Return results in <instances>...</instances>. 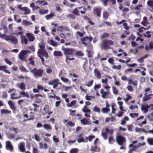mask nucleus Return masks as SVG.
<instances>
[{
    "label": "nucleus",
    "mask_w": 153,
    "mask_h": 153,
    "mask_svg": "<svg viewBox=\"0 0 153 153\" xmlns=\"http://www.w3.org/2000/svg\"><path fill=\"white\" fill-rule=\"evenodd\" d=\"M64 54L65 57V62L68 63L69 60H73L75 58L71 57L74 56L75 49L73 48H64L62 49Z\"/></svg>",
    "instance_id": "obj_1"
},
{
    "label": "nucleus",
    "mask_w": 153,
    "mask_h": 153,
    "mask_svg": "<svg viewBox=\"0 0 153 153\" xmlns=\"http://www.w3.org/2000/svg\"><path fill=\"white\" fill-rule=\"evenodd\" d=\"M114 44V42L111 40L105 39L100 44V46L102 50H106L111 49V46Z\"/></svg>",
    "instance_id": "obj_2"
},
{
    "label": "nucleus",
    "mask_w": 153,
    "mask_h": 153,
    "mask_svg": "<svg viewBox=\"0 0 153 153\" xmlns=\"http://www.w3.org/2000/svg\"><path fill=\"white\" fill-rule=\"evenodd\" d=\"M30 72L33 74L34 76L36 78L41 77L44 71L42 68L38 69L35 68L33 69H29Z\"/></svg>",
    "instance_id": "obj_3"
},
{
    "label": "nucleus",
    "mask_w": 153,
    "mask_h": 153,
    "mask_svg": "<svg viewBox=\"0 0 153 153\" xmlns=\"http://www.w3.org/2000/svg\"><path fill=\"white\" fill-rule=\"evenodd\" d=\"M30 51L27 50H22L19 54L18 57L19 59L23 61H26V55L29 53H30Z\"/></svg>",
    "instance_id": "obj_4"
},
{
    "label": "nucleus",
    "mask_w": 153,
    "mask_h": 153,
    "mask_svg": "<svg viewBox=\"0 0 153 153\" xmlns=\"http://www.w3.org/2000/svg\"><path fill=\"white\" fill-rule=\"evenodd\" d=\"M105 132H102L101 133V135L104 140H106L108 139V135L106 133H109L111 135H112L114 130L113 129H109L108 128H105Z\"/></svg>",
    "instance_id": "obj_5"
},
{
    "label": "nucleus",
    "mask_w": 153,
    "mask_h": 153,
    "mask_svg": "<svg viewBox=\"0 0 153 153\" xmlns=\"http://www.w3.org/2000/svg\"><path fill=\"white\" fill-rule=\"evenodd\" d=\"M102 10V8L101 7H95L93 10V13L94 15L97 16L98 17H100Z\"/></svg>",
    "instance_id": "obj_6"
},
{
    "label": "nucleus",
    "mask_w": 153,
    "mask_h": 153,
    "mask_svg": "<svg viewBox=\"0 0 153 153\" xmlns=\"http://www.w3.org/2000/svg\"><path fill=\"white\" fill-rule=\"evenodd\" d=\"M116 140L117 143L120 146L123 145L126 141L125 138L121 135L117 136Z\"/></svg>",
    "instance_id": "obj_7"
},
{
    "label": "nucleus",
    "mask_w": 153,
    "mask_h": 153,
    "mask_svg": "<svg viewBox=\"0 0 153 153\" xmlns=\"http://www.w3.org/2000/svg\"><path fill=\"white\" fill-rule=\"evenodd\" d=\"M5 148L7 150H10L11 152H12L14 151V148L13 145L10 141L8 140L5 143Z\"/></svg>",
    "instance_id": "obj_8"
},
{
    "label": "nucleus",
    "mask_w": 153,
    "mask_h": 153,
    "mask_svg": "<svg viewBox=\"0 0 153 153\" xmlns=\"http://www.w3.org/2000/svg\"><path fill=\"white\" fill-rule=\"evenodd\" d=\"M93 39V38L91 36L88 37L86 36L84 38H82L81 39V41L82 43L84 44L86 47H87L88 44L85 42L86 40H88L89 42H90Z\"/></svg>",
    "instance_id": "obj_9"
},
{
    "label": "nucleus",
    "mask_w": 153,
    "mask_h": 153,
    "mask_svg": "<svg viewBox=\"0 0 153 153\" xmlns=\"http://www.w3.org/2000/svg\"><path fill=\"white\" fill-rule=\"evenodd\" d=\"M59 81V80L58 79H53L50 81L48 82V84L49 85H53V88H55L58 86Z\"/></svg>",
    "instance_id": "obj_10"
},
{
    "label": "nucleus",
    "mask_w": 153,
    "mask_h": 153,
    "mask_svg": "<svg viewBox=\"0 0 153 153\" xmlns=\"http://www.w3.org/2000/svg\"><path fill=\"white\" fill-rule=\"evenodd\" d=\"M100 93L101 94L102 98L105 99L107 98V96L110 94V92L108 91H104L103 88L101 89Z\"/></svg>",
    "instance_id": "obj_11"
},
{
    "label": "nucleus",
    "mask_w": 153,
    "mask_h": 153,
    "mask_svg": "<svg viewBox=\"0 0 153 153\" xmlns=\"http://www.w3.org/2000/svg\"><path fill=\"white\" fill-rule=\"evenodd\" d=\"M26 36L28 38L29 41L30 42H33L35 39V37L34 35L30 33H28L26 34Z\"/></svg>",
    "instance_id": "obj_12"
},
{
    "label": "nucleus",
    "mask_w": 153,
    "mask_h": 153,
    "mask_svg": "<svg viewBox=\"0 0 153 153\" xmlns=\"http://www.w3.org/2000/svg\"><path fill=\"white\" fill-rule=\"evenodd\" d=\"M22 97L21 95L18 96L16 93H13L10 95V98L12 100L19 99Z\"/></svg>",
    "instance_id": "obj_13"
},
{
    "label": "nucleus",
    "mask_w": 153,
    "mask_h": 153,
    "mask_svg": "<svg viewBox=\"0 0 153 153\" xmlns=\"http://www.w3.org/2000/svg\"><path fill=\"white\" fill-rule=\"evenodd\" d=\"M21 42L22 44L27 45V44L28 40L25 36H21Z\"/></svg>",
    "instance_id": "obj_14"
},
{
    "label": "nucleus",
    "mask_w": 153,
    "mask_h": 153,
    "mask_svg": "<svg viewBox=\"0 0 153 153\" xmlns=\"http://www.w3.org/2000/svg\"><path fill=\"white\" fill-rule=\"evenodd\" d=\"M8 104L9 105L10 108L13 110H15L16 109V107L14 102L11 100H9L8 101Z\"/></svg>",
    "instance_id": "obj_15"
},
{
    "label": "nucleus",
    "mask_w": 153,
    "mask_h": 153,
    "mask_svg": "<svg viewBox=\"0 0 153 153\" xmlns=\"http://www.w3.org/2000/svg\"><path fill=\"white\" fill-rule=\"evenodd\" d=\"M19 149L22 152H25V147L23 142H21L19 143Z\"/></svg>",
    "instance_id": "obj_16"
},
{
    "label": "nucleus",
    "mask_w": 153,
    "mask_h": 153,
    "mask_svg": "<svg viewBox=\"0 0 153 153\" xmlns=\"http://www.w3.org/2000/svg\"><path fill=\"white\" fill-rule=\"evenodd\" d=\"M29 118L28 119H26L23 120L24 122H25L27 121L33 120L34 119L35 117L34 115V113L32 112H30L29 116Z\"/></svg>",
    "instance_id": "obj_17"
},
{
    "label": "nucleus",
    "mask_w": 153,
    "mask_h": 153,
    "mask_svg": "<svg viewBox=\"0 0 153 153\" xmlns=\"http://www.w3.org/2000/svg\"><path fill=\"white\" fill-rule=\"evenodd\" d=\"M0 71H3L5 73L8 74H10V72L7 69V67L6 66H0Z\"/></svg>",
    "instance_id": "obj_18"
},
{
    "label": "nucleus",
    "mask_w": 153,
    "mask_h": 153,
    "mask_svg": "<svg viewBox=\"0 0 153 153\" xmlns=\"http://www.w3.org/2000/svg\"><path fill=\"white\" fill-rule=\"evenodd\" d=\"M37 53L38 56H40V55H42L46 58H48L49 57L48 53L46 52V50L43 51H42V52L39 53Z\"/></svg>",
    "instance_id": "obj_19"
},
{
    "label": "nucleus",
    "mask_w": 153,
    "mask_h": 153,
    "mask_svg": "<svg viewBox=\"0 0 153 153\" xmlns=\"http://www.w3.org/2000/svg\"><path fill=\"white\" fill-rule=\"evenodd\" d=\"M94 72L95 75L97 77V78L98 79L101 78V74L98 69H95L94 70Z\"/></svg>",
    "instance_id": "obj_20"
},
{
    "label": "nucleus",
    "mask_w": 153,
    "mask_h": 153,
    "mask_svg": "<svg viewBox=\"0 0 153 153\" xmlns=\"http://www.w3.org/2000/svg\"><path fill=\"white\" fill-rule=\"evenodd\" d=\"M10 41H11V43L16 45L18 44L17 39L14 36H12L11 37Z\"/></svg>",
    "instance_id": "obj_21"
},
{
    "label": "nucleus",
    "mask_w": 153,
    "mask_h": 153,
    "mask_svg": "<svg viewBox=\"0 0 153 153\" xmlns=\"http://www.w3.org/2000/svg\"><path fill=\"white\" fill-rule=\"evenodd\" d=\"M53 54L54 56L56 57H62L63 56L62 53L60 51H55Z\"/></svg>",
    "instance_id": "obj_22"
},
{
    "label": "nucleus",
    "mask_w": 153,
    "mask_h": 153,
    "mask_svg": "<svg viewBox=\"0 0 153 153\" xmlns=\"http://www.w3.org/2000/svg\"><path fill=\"white\" fill-rule=\"evenodd\" d=\"M17 86L21 90H24L26 89L25 84L23 82L18 83L17 85Z\"/></svg>",
    "instance_id": "obj_23"
},
{
    "label": "nucleus",
    "mask_w": 153,
    "mask_h": 153,
    "mask_svg": "<svg viewBox=\"0 0 153 153\" xmlns=\"http://www.w3.org/2000/svg\"><path fill=\"white\" fill-rule=\"evenodd\" d=\"M39 47L40 48L37 52V53L41 52L42 51L45 50V45L43 43H42L41 44H39Z\"/></svg>",
    "instance_id": "obj_24"
},
{
    "label": "nucleus",
    "mask_w": 153,
    "mask_h": 153,
    "mask_svg": "<svg viewBox=\"0 0 153 153\" xmlns=\"http://www.w3.org/2000/svg\"><path fill=\"white\" fill-rule=\"evenodd\" d=\"M44 110L45 113L49 115H50L52 113L51 112L49 111V106L48 105H45L44 106Z\"/></svg>",
    "instance_id": "obj_25"
},
{
    "label": "nucleus",
    "mask_w": 153,
    "mask_h": 153,
    "mask_svg": "<svg viewBox=\"0 0 153 153\" xmlns=\"http://www.w3.org/2000/svg\"><path fill=\"white\" fill-rule=\"evenodd\" d=\"M19 95H21L22 97H26L27 98H29L30 97L29 95L28 94V93L25 92L24 91H23L19 92Z\"/></svg>",
    "instance_id": "obj_26"
},
{
    "label": "nucleus",
    "mask_w": 153,
    "mask_h": 153,
    "mask_svg": "<svg viewBox=\"0 0 153 153\" xmlns=\"http://www.w3.org/2000/svg\"><path fill=\"white\" fill-rule=\"evenodd\" d=\"M11 111L8 109H3L1 110V114H9L11 113Z\"/></svg>",
    "instance_id": "obj_27"
},
{
    "label": "nucleus",
    "mask_w": 153,
    "mask_h": 153,
    "mask_svg": "<svg viewBox=\"0 0 153 153\" xmlns=\"http://www.w3.org/2000/svg\"><path fill=\"white\" fill-rule=\"evenodd\" d=\"M82 7H78L76 8H75L74 10H73L72 11L73 13L76 15L79 16V11L78 10V9H81V8Z\"/></svg>",
    "instance_id": "obj_28"
},
{
    "label": "nucleus",
    "mask_w": 153,
    "mask_h": 153,
    "mask_svg": "<svg viewBox=\"0 0 153 153\" xmlns=\"http://www.w3.org/2000/svg\"><path fill=\"white\" fill-rule=\"evenodd\" d=\"M135 131L137 132H143L146 133H147V131L144 128H140L136 127L135 128Z\"/></svg>",
    "instance_id": "obj_29"
},
{
    "label": "nucleus",
    "mask_w": 153,
    "mask_h": 153,
    "mask_svg": "<svg viewBox=\"0 0 153 153\" xmlns=\"http://www.w3.org/2000/svg\"><path fill=\"white\" fill-rule=\"evenodd\" d=\"M95 136L93 135H90L88 136V137H85V140H88L89 142H91L92 140L94 138H95Z\"/></svg>",
    "instance_id": "obj_30"
},
{
    "label": "nucleus",
    "mask_w": 153,
    "mask_h": 153,
    "mask_svg": "<svg viewBox=\"0 0 153 153\" xmlns=\"http://www.w3.org/2000/svg\"><path fill=\"white\" fill-rule=\"evenodd\" d=\"M19 69L22 72L27 73L28 72L27 70L23 66L21 65L19 67Z\"/></svg>",
    "instance_id": "obj_31"
},
{
    "label": "nucleus",
    "mask_w": 153,
    "mask_h": 153,
    "mask_svg": "<svg viewBox=\"0 0 153 153\" xmlns=\"http://www.w3.org/2000/svg\"><path fill=\"white\" fill-rule=\"evenodd\" d=\"M54 16V13H51L50 14L46 15L45 17L47 19L49 20L51 19Z\"/></svg>",
    "instance_id": "obj_32"
},
{
    "label": "nucleus",
    "mask_w": 153,
    "mask_h": 153,
    "mask_svg": "<svg viewBox=\"0 0 153 153\" xmlns=\"http://www.w3.org/2000/svg\"><path fill=\"white\" fill-rule=\"evenodd\" d=\"M74 52V54L76 56H84V53L81 51H76Z\"/></svg>",
    "instance_id": "obj_33"
},
{
    "label": "nucleus",
    "mask_w": 153,
    "mask_h": 153,
    "mask_svg": "<svg viewBox=\"0 0 153 153\" xmlns=\"http://www.w3.org/2000/svg\"><path fill=\"white\" fill-rule=\"evenodd\" d=\"M77 101L76 100H74L71 101L70 103L67 104V106L68 107H71L74 106L76 104Z\"/></svg>",
    "instance_id": "obj_34"
},
{
    "label": "nucleus",
    "mask_w": 153,
    "mask_h": 153,
    "mask_svg": "<svg viewBox=\"0 0 153 153\" xmlns=\"http://www.w3.org/2000/svg\"><path fill=\"white\" fill-rule=\"evenodd\" d=\"M43 127L47 131L51 130L52 129L51 126L49 124H45L43 125Z\"/></svg>",
    "instance_id": "obj_35"
},
{
    "label": "nucleus",
    "mask_w": 153,
    "mask_h": 153,
    "mask_svg": "<svg viewBox=\"0 0 153 153\" xmlns=\"http://www.w3.org/2000/svg\"><path fill=\"white\" fill-rule=\"evenodd\" d=\"M23 11H25L24 14L25 15L29 14L30 13V10L26 7H24V8L23 10Z\"/></svg>",
    "instance_id": "obj_36"
},
{
    "label": "nucleus",
    "mask_w": 153,
    "mask_h": 153,
    "mask_svg": "<svg viewBox=\"0 0 153 153\" xmlns=\"http://www.w3.org/2000/svg\"><path fill=\"white\" fill-rule=\"evenodd\" d=\"M32 24V23L27 20H24L22 21V25H31Z\"/></svg>",
    "instance_id": "obj_37"
},
{
    "label": "nucleus",
    "mask_w": 153,
    "mask_h": 153,
    "mask_svg": "<svg viewBox=\"0 0 153 153\" xmlns=\"http://www.w3.org/2000/svg\"><path fill=\"white\" fill-rule=\"evenodd\" d=\"M48 43L53 46H58V44L57 42H55L54 41L52 40H50L48 42Z\"/></svg>",
    "instance_id": "obj_38"
},
{
    "label": "nucleus",
    "mask_w": 153,
    "mask_h": 153,
    "mask_svg": "<svg viewBox=\"0 0 153 153\" xmlns=\"http://www.w3.org/2000/svg\"><path fill=\"white\" fill-rule=\"evenodd\" d=\"M109 36L108 33H104L101 36V39H103L104 38L108 37Z\"/></svg>",
    "instance_id": "obj_39"
},
{
    "label": "nucleus",
    "mask_w": 153,
    "mask_h": 153,
    "mask_svg": "<svg viewBox=\"0 0 153 153\" xmlns=\"http://www.w3.org/2000/svg\"><path fill=\"white\" fill-rule=\"evenodd\" d=\"M110 109L108 107L103 108H102V111L103 113H107L109 112Z\"/></svg>",
    "instance_id": "obj_40"
},
{
    "label": "nucleus",
    "mask_w": 153,
    "mask_h": 153,
    "mask_svg": "<svg viewBox=\"0 0 153 153\" xmlns=\"http://www.w3.org/2000/svg\"><path fill=\"white\" fill-rule=\"evenodd\" d=\"M77 140L78 143H80L82 142H88V140H85L83 137L81 138H77Z\"/></svg>",
    "instance_id": "obj_41"
},
{
    "label": "nucleus",
    "mask_w": 153,
    "mask_h": 153,
    "mask_svg": "<svg viewBox=\"0 0 153 153\" xmlns=\"http://www.w3.org/2000/svg\"><path fill=\"white\" fill-rule=\"evenodd\" d=\"M81 122L82 124L84 125L87 124L88 122V120L85 118H84L82 119L81 120Z\"/></svg>",
    "instance_id": "obj_42"
},
{
    "label": "nucleus",
    "mask_w": 153,
    "mask_h": 153,
    "mask_svg": "<svg viewBox=\"0 0 153 153\" xmlns=\"http://www.w3.org/2000/svg\"><path fill=\"white\" fill-rule=\"evenodd\" d=\"M82 111L85 113H90L91 111L86 106H85L82 108Z\"/></svg>",
    "instance_id": "obj_43"
},
{
    "label": "nucleus",
    "mask_w": 153,
    "mask_h": 153,
    "mask_svg": "<svg viewBox=\"0 0 153 153\" xmlns=\"http://www.w3.org/2000/svg\"><path fill=\"white\" fill-rule=\"evenodd\" d=\"M93 80H91L88 83H86L85 85L87 86L88 87H90L93 85Z\"/></svg>",
    "instance_id": "obj_44"
},
{
    "label": "nucleus",
    "mask_w": 153,
    "mask_h": 153,
    "mask_svg": "<svg viewBox=\"0 0 153 153\" xmlns=\"http://www.w3.org/2000/svg\"><path fill=\"white\" fill-rule=\"evenodd\" d=\"M75 125L74 123H73L72 121H68L66 124V126H69L70 127H73Z\"/></svg>",
    "instance_id": "obj_45"
},
{
    "label": "nucleus",
    "mask_w": 153,
    "mask_h": 153,
    "mask_svg": "<svg viewBox=\"0 0 153 153\" xmlns=\"http://www.w3.org/2000/svg\"><path fill=\"white\" fill-rule=\"evenodd\" d=\"M85 98L87 100H91L92 99H94L95 98V97L94 96H88L87 94L85 97Z\"/></svg>",
    "instance_id": "obj_46"
},
{
    "label": "nucleus",
    "mask_w": 153,
    "mask_h": 153,
    "mask_svg": "<svg viewBox=\"0 0 153 153\" xmlns=\"http://www.w3.org/2000/svg\"><path fill=\"white\" fill-rule=\"evenodd\" d=\"M141 110L143 111L145 113L148 112V110L145 105H142L141 106Z\"/></svg>",
    "instance_id": "obj_47"
},
{
    "label": "nucleus",
    "mask_w": 153,
    "mask_h": 153,
    "mask_svg": "<svg viewBox=\"0 0 153 153\" xmlns=\"http://www.w3.org/2000/svg\"><path fill=\"white\" fill-rule=\"evenodd\" d=\"M147 141L150 145H153V138H148Z\"/></svg>",
    "instance_id": "obj_48"
},
{
    "label": "nucleus",
    "mask_w": 153,
    "mask_h": 153,
    "mask_svg": "<svg viewBox=\"0 0 153 153\" xmlns=\"http://www.w3.org/2000/svg\"><path fill=\"white\" fill-rule=\"evenodd\" d=\"M108 13L107 11L104 12L103 13V17L105 19H108Z\"/></svg>",
    "instance_id": "obj_49"
},
{
    "label": "nucleus",
    "mask_w": 153,
    "mask_h": 153,
    "mask_svg": "<svg viewBox=\"0 0 153 153\" xmlns=\"http://www.w3.org/2000/svg\"><path fill=\"white\" fill-rule=\"evenodd\" d=\"M112 88L113 89V92L114 94L115 95L117 94H118V92L116 88L114 86H112Z\"/></svg>",
    "instance_id": "obj_50"
},
{
    "label": "nucleus",
    "mask_w": 153,
    "mask_h": 153,
    "mask_svg": "<svg viewBox=\"0 0 153 153\" xmlns=\"http://www.w3.org/2000/svg\"><path fill=\"white\" fill-rule=\"evenodd\" d=\"M23 118L24 119V120H26V119H28L29 118V116H28L27 114V111L26 112H24V113H23Z\"/></svg>",
    "instance_id": "obj_51"
},
{
    "label": "nucleus",
    "mask_w": 153,
    "mask_h": 153,
    "mask_svg": "<svg viewBox=\"0 0 153 153\" xmlns=\"http://www.w3.org/2000/svg\"><path fill=\"white\" fill-rule=\"evenodd\" d=\"M78 149L77 148L72 149L70 151V153H78Z\"/></svg>",
    "instance_id": "obj_52"
},
{
    "label": "nucleus",
    "mask_w": 153,
    "mask_h": 153,
    "mask_svg": "<svg viewBox=\"0 0 153 153\" xmlns=\"http://www.w3.org/2000/svg\"><path fill=\"white\" fill-rule=\"evenodd\" d=\"M121 65H119L117 66L115 65H114L112 67V68L113 69H116L117 70H119L121 69Z\"/></svg>",
    "instance_id": "obj_53"
},
{
    "label": "nucleus",
    "mask_w": 153,
    "mask_h": 153,
    "mask_svg": "<svg viewBox=\"0 0 153 153\" xmlns=\"http://www.w3.org/2000/svg\"><path fill=\"white\" fill-rule=\"evenodd\" d=\"M126 96L127 97L126 98H124V100H125V101L127 102L129 100L131 99L132 98L131 96L128 94H127Z\"/></svg>",
    "instance_id": "obj_54"
},
{
    "label": "nucleus",
    "mask_w": 153,
    "mask_h": 153,
    "mask_svg": "<svg viewBox=\"0 0 153 153\" xmlns=\"http://www.w3.org/2000/svg\"><path fill=\"white\" fill-rule=\"evenodd\" d=\"M129 116L132 118H134L135 117H137L138 116V113H131L129 114Z\"/></svg>",
    "instance_id": "obj_55"
},
{
    "label": "nucleus",
    "mask_w": 153,
    "mask_h": 153,
    "mask_svg": "<svg viewBox=\"0 0 153 153\" xmlns=\"http://www.w3.org/2000/svg\"><path fill=\"white\" fill-rule=\"evenodd\" d=\"M53 139L54 142L58 143L59 141V139L56 137V136L54 135L53 137Z\"/></svg>",
    "instance_id": "obj_56"
},
{
    "label": "nucleus",
    "mask_w": 153,
    "mask_h": 153,
    "mask_svg": "<svg viewBox=\"0 0 153 153\" xmlns=\"http://www.w3.org/2000/svg\"><path fill=\"white\" fill-rule=\"evenodd\" d=\"M148 5L150 7H153V1H147Z\"/></svg>",
    "instance_id": "obj_57"
},
{
    "label": "nucleus",
    "mask_w": 153,
    "mask_h": 153,
    "mask_svg": "<svg viewBox=\"0 0 153 153\" xmlns=\"http://www.w3.org/2000/svg\"><path fill=\"white\" fill-rule=\"evenodd\" d=\"M93 111L94 112L99 113L100 111V109L99 108L95 106L94 108Z\"/></svg>",
    "instance_id": "obj_58"
},
{
    "label": "nucleus",
    "mask_w": 153,
    "mask_h": 153,
    "mask_svg": "<svg viewBox=\"0 0 153 153\" xmlns=\"http://www.w3.org/2000/svg\"><path fill=\"white\" fill-rule=\"evenodd\" d=\"M108 141L109 143H112L113 142H115L114 140L113 137H109L108 138Z\"/></svg>",
    "instance_id": "obj_59"
},
{
    "label": "nucleus",
    "mask_w": 153,
    "mask_h": 153,
    "mask_svg": "<svg viewBox=\"0 0 153 153\" xmlns=\"http://www.w3.org/2000/svg\"><path fill=\"white\" fill-rule=\"evenodd\" d=\"M114 59L113 57H111L109 58L108 60V62L109 63L111 64H114Z\"/></svg>",
    "instance_id": "obj_60"
},
{
    "label": "nucleus",
    "mask_w": 153,
    "mask_h": 153,
    "mask_svg": "<svg viewBox=\"0 0 153 153\" xmlns=\"http://www.w3.org/2000/svg\"><path fill=\"white\" fill-rule=\"evenodd\" d=\"M4 61L6 63L9 65H11L12 64V62H11L10 61L9 59L8 58L5 59H4Z\"/></svg>",
    "instance_id": "obj_61"
},
{
    "label": "nucleus",
    "mask_w": 153,
    "mask_h": 153,
    "mask_svg": "<svg viewBox=\"0 0 153 153\" xmlns=\"http://www.w3.org/2000/svg\"><path fill=\"white\" fill-rule=\"evenodd\" d=\"M132 124L128 125L127 126L128 129L129 131H132Z\"/></svg>",
    "instance_id": "obj_62"
},
{
    "label": "nucleus",
    "mask_w": 153,
    "mask_h": 153,
    "mask_svg": "<svg viewBox=\"0 0 153 153\" xmlns=\"http://www.w3.org/2000/svg\"><path fill=\"white\" fill-rule=\"evenodd\" d=\"M61 80L65 82H68L69 80L67 78H65L64 77H62L61 78Z\"/></svg>",
    "instance_id": "obj_63"
},
{
    "label": "nucleus",
    "mask_w": 153,
    "mask_h": 153,
    "mask_svg": "<svg viewBox=\"0 0 153 153\" xmlns=\"http://www.w3.org/2000/svg\"><path fill=\"white\" fill-rule=\"evenodd\" d=\"M137 148V147H134L132 149H131L129 150L128 152V153H132L134 151H135Z\"/></svg>",
    "instance_id": "obj_64"
}]
</instances>
